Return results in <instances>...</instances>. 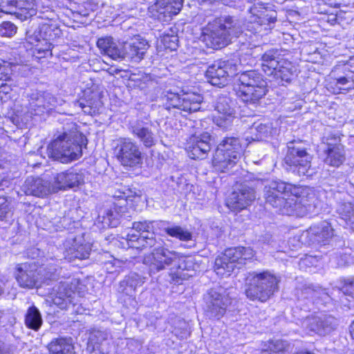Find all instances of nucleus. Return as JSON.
Listing matches in <instances>:
<instances>
[{
  "instance_id": "aec40b11",
  "label": "nucleus",
  "mask_w": 354,
  "mask_h": 354,
  "mask_svg": "<svg viewBox=\"0 0 354 354\" xmlns=\"http://www.w3.org/2000/svg\"><path fill=\"white\" fill-rule=\"evenodd\" d=\"M214 108L218 113V115L214 118V123L223 130H227L235 118L232 100L227 95H219L216 100Z\"/></svg>"
},
{
  "instance_id": "4be33fe9",
  "label": "nucleus",
  "mask_w": 354,
  "mask_h": 354,
  "mask_svg": "<svg viewBox=\"0 0 354 354\" xmlns=\"http://www.w3.org/2000/svg\"><path fill=\"white\" fill-rule=\"evenodd\" d=\"M249 12L247 30L252 33H260L263 26H268L270 23H274L276 21V17L269 15L265 8L254 5L250 8Z\"/></svg>"
},
{
  "instance_id": "864d4df0",
  "label": "nucleus",
  "mask_w": 354,
  "mask_h": 354,
  "mask_svg": "<svg viewBox=\"0 0 354 354\" xmlns=\"http://www.w3.org/2000/svg\"><path fill=\"white\" fill-rule=\"evenodd\" d=\"M86 354H106L101 351L99 346H94L92 344H88L85 351Z\"/></svg>"
},
{
  "instance_id": "473e14b6",
  "label": "nucleus",
  "mask_w": 354,
  "mask_h": 354,
  "mask_svg": "<svg viewBox=\"0 0 354 354\" xmlns=\"http://www.w3.org/2000/svg\"><path fill=\"white\" fill-rule=\"evenodd\" d=\"M97 46L102 53L115 60H121L122 58V43L115 42L111 37L99 38Z\"/></svg>"
},
{
  "instance_id": "58836bf2",
  "label": "nucleus",
  "mask_w": 354,
  "mask_h": 354,
  "mask_svg": "<svg viewBox=\"0 0 354 354\" xmlns=\"http://www.w3.org/2000/svg\"><path fill=\"white\" fill-rule=\"evenodd\" d=\"M120 213L116 206L104 209L99 214L97 221L102 224V228L114 227L120 223Z\"/></svg>"
},
{
  "instance_id": "c756f323",
  "label": "nucleus",
  "mask_w": 354,
  "mask_h": 354,
  "mask_svg": "<svg viewBox=\"0 0 354 354\" xmlns=\"http://www.w3.org/2000/svg\"><path fill=\"white\" fill-rule=\"evenodd\" d=\"M307 233L312 242L325 245L334 236V230L330 223L323 221L310 227Z\"/></svg>"
},
{
  "instance_id": "8fccbe9b",
  "label": "nucleus",
  "mask_w": 354,
  "mask_h": 354,
  "mask_svg": "<svg viewBox=\"0 0 354 354\" xmlns=\"http://www.w3.org/2000/svg\"><path fill=\"white\" fill-rule=\"evenodd\" d=\"M11 68L5 64L0 63V88H3V91L8 93V87L6 84H3V81H7L10 78Z\"/></svg>"
},
{
  "instance_id": "6e6d98bb",
  "label": "nucleus",
  "mask_w": 354,
  "mask_h": 354,
  "mask_svg": "<svg viewBox=\"0 0 354 354\" xmlns=\"http://www.w3.org/2000/svg\"><path fill=\"white\" fill-rule=\"evenodd\" d=\"M77 103L85 113L92 114L93 112H95V110H93V108L90 104H86L82 102H78Z\"/></svg>"
},
{
  "instance_id": "e433bc0d",
  "label": "nucleus",
  "mask_w": 354,
  "mask_h": 354,
  "mask_svg": "<svg viewBox=\"0 0 354 354\" xmlns=\"http://www.w3.org/2000/svg\"><path fill=\"white\" fill-rule=\"evenodd\" d=\"M239 86L256 87L268 86L263 75L256 70H250L241 73L239 76Z\"/></svg>"
},
{
  "instance_id": "a211bd4d",
  "label": "nucleus",
  "mask_w": 354,
  "mask_h": 354,
  "mask_svg": "<svg viewBox=\"0 0 354 354\" xmlns=\"http://www.w3.org/2000/svg\"><path fill=\"white\" fill-rule=\"evenodd\" d=\"M212 136L208 132L193 134L187 142L186 151L192 159H204L212 149Z\"/></svg>"
},
{
  "instance_id": "c85d7f7f",
  "label": "nucleus",
  "mask_w": 354,
  "mask_h": 354,
  "mask_svg": "<svg viewBox=\"0 0 354 354\" xmlns=\"http://www.w3.org/2000/svg\"><path fill=\"white\" fill-rule=\"evenodd\" d=\"M152 126L150 122L137 120L130 127L131 133L147 148L155 145L156 142V135L151 129Z\"/></svg>"
},
{
  "instance_id": "ddd939ff",
  "label": "nucleus",
  "mask_w": 354,
  "mask_h": 354,
  "mask_svg": "<svg viewBox=\"0 0 354 354\" xmlns=\"http://www.w3.org/2000/svg\"><path fill=\"white\" fill-rule=\"evenodd\" d=\"M323 151L325 155V164L338 167L346 160V152L341 143V138L337 133L330 132L322 138Z\"/></svg>"
},
{
  "instance_id": "cd10ccee",
  "label": "nucleus",
  "mask_w": 354,
  "mask_h": 354,
  "mask_svg": "<svg viewBox=\"0 0 354 354\" xmlns=\"http://www.w3.org/2000/svg\"><path fill=\"white\" fill-rule=\"evenodd\" d=\"M228 66L229 64L225 62H216L209 66L205 72L207 81L212 85L218 87L225 86L229 76L232 75V73L228 71Z\"/></svg>"
},
{
  "instance_id": "393cba45",
  "label": "nucleus",
  "mask_w": 354,
  "mask_h": 354,
  "mask_svg": "<svg viewBox=\"0 0 354 354\" xmlns=\"http://www.w3.org/2000/svg\"><path fill=\"white\" fill-rule=\"evenodd\" d=\"M148 48L149 44L147 40L140 37H135L129 42H124L121 60L127 59L131 62H139L144 58Z\"/></svg>"
},
{
  "instance_id": "5701e85b",
  "label": "nucleus",
  "mask_w": 354,
  "mask_h": 354,
  "mask_svg": "<svg viewBox=\"0 0 354 354\" xmlns=\"http://www.w3.org/2000/svg\"><path fill=\"white\" fill-rule=\"evenodd\" d=\"M77 284V281L75 279L60 282L53 293V304L61 309H65L69 304H73Z\"/></svg>"
},
{
  "instance_id": "680f3d73",
  "label": "nucleus",
  "mask_w": 354,
  "mask_h": 354,
  "mask_svg": "<svg viewBox=\"0 0 354 354\" xmlns=\"http://www.w3.org/2000/svg\"><path fill=\"white\" fill-rule=\"evenodd\" d=\"M4 290V283L0 281V295L3 292Z\"/></svg>"
},
{
  "instance_id": "79ce46f5",
  "label": "nucleus",
  "mask_w": 354,
  "mask_h": 354,
  "mask_svg": "<svg viewBox=\"0 0 354 354\" xmlns=\"http://www.w3.org/2000/svg\"><path fill=\"white\" fill-rule=\"evenodd\" d=\"M179 259L175 261L173 268L177 270L175 275L178 278H186L192 276V274H181L180 271H194L196 265L193 259L190 257H185L178 253Z\"/></svg>"
},
{
  "instance_id": "603ef678",
  "label": "nucleus",
  "mask_w": 354,
  "mask_h": 354,
  "mask_svg": "<svg viewBox=\"0 0 354 354\" xmlns=\"http://www.w3.org/2000/svg\"><path fill=\"white\" fill-rule=\"evenodd\" d=\"M130 190L127 188H123L122 190H116L115 193L113 194V196L116 198H119L120 200H123L124 203H126V200L128 197L130 196L129 195Z\"/></svg>"
},
{
  "instance_id": "9b49d317",
  "label": "nucleus",
  "mask_w": 354,
  "mask_h": 354,
  "mask_svg": "<svg viewBox=\"0 0 354 354\" xmlns=\"http://www.w3.org/2000/svg\"><path fill=\"white\" fill-rule=\"evenodd\" d=\"M261 181L244 182L238 185L226 201V205L232 211H241L256 199L255 189L261 185Z\"/></svg>"
},
{
  "instance_id": "c9c22d12",
  "label": "nucleus",
  "mask_w": 354,
  "mask_h": 354,
  "mask_svg": "<svg viewBox=\"0 0 354 354\" xmlns=\"http://www.w3.org/2000/svg\"><path fill=\"white\" fill-rule=\"evenodd\" d=\"M145 278L136 272H131L120 281L119 292L129 297H133L138 286L144 283Z\"/></svg>"
},
{
  "instance_id": "3c124183",
  "label": "nucleus",
  "mask_w": 354,
  "mask_h": 354,
  "mask_svg": "<svg viewBox=\"0 0 354 354\" xmlns=\"http://www.w3.org/2000/svg\"><path fill=\"white\" fill-rule=\"evenodd\" d=\"M11 215L10 203L5 197H0V220L3 221Z\"/></svg>"
},
{
  "instance_id": "39448f33",
  "label": "nucleus",
  "mask_w": 354,
  "mask_h": 354,
  "mask_svg": "<svg viewBox=\"0 0 354 354\" xmlns=\"http://www.w3.org/2000/svg\"><path fill=\"white\" fill-rule=\"evenodd\" d=\"M254 256V251L250 247L228 248L216 258L214 270L218 274L230 275L235 268L240 269Z\"/></svg>"
},
{
  "instance_id": "2f4dec72",
  "label": "nucleus",
  "mask_w": 354,
  "mask_h": 354,
  "mask_svg": "<svg viewBox=\"0 0 354 354\" xmlns=\"http://www.w3.org/2000/svg\"><path fill=\"white\" fill-rule=\"evenodd\" d=\"M97 46L102 53L115 60H121L122 58V43L115 42L111 37L99 38Z\"/></svg>"
},
{
  "instance_id": "338daca9",
  "label": "nucleus",
  "mask_w": 354,
  "mask_h": 354,
  "mask_svg": "<svg viewBox=\"0 0 354 354\" xmlns=\"http://www.w3.org/2000/svg\"><path fill=\"white\" fill-rule=\"evenodd\" d=\"M201 1H205V0H201Z\"/></svg>"
},
{
  "instance_id": "052dcab7",
  "label": "nucleus",
  "mask_w": 354,
  "mask_h": 354,
  "mask_svg": "<svg viewBox=\"0 0 354 354\" xmlns=\"http://www.w3.org/2000/svg\"><path fill=\"white\" fill-rule=\"evenodd\" d=\"M350 332H351V337H353V339H354V322L352 323V324L350 326Z\"/></svg>"
},
{
  "instance_id": "20e7f679",
  "label": "nucleus",
  "mask_w": 354,
  "mask_h": 354,
  "mask_svg": "<svg viewBox=\"0 0 354 354\" xmlns=\"http://www.w3.org/2000/svg\"><path fill=\"white\" fill-rule=\"evenodd\" d=\"M245 295L252 301L266 302L278 290L279 280L268 271L249 273Z\"/></svg>"
},
{
  "instance_id": "72a5a7b5",
  "label": "nucleus",
  "mask_w": 354,
  "mask_h": 354,
  "mask_svg": "<svg viewBox=\"0 0 354 354\" xmlns=\"http://www.w3.org/2000/svg\"><path fill=\"white\" fill-rule=\"evenodd\" d=\"M228 153H222L221 151H216L212 165L214 169L218 172H230L236 166L239 159H234Z\"/></svg>"
},
{
  "instance_id": "37998d69",
  "label": "nucleus",
  "mask_w": 354,
  "mask_h": 354,
  "mask_svg": "<svg viewBox=\"0 0 354 354\" xmlns=\"http://www.w3.org/2000/svg\"><path fill=\"white\" fill-rule=\"evenodd\" d=\"M24 323L26 327L35 331L41 328L43 319L39 309L36 306H32L28 308L25 315Z\"/></svg>"
},
{
  "instance_id": "5fc2aeb1",
  "label": "nucleus",
  "mask_w": 354,
  "mask_h": 354,
  "mask_svg": "<svg viewBox=\"0 0 354 354\" xmlns=\"http://www.w3.org/2000/svg\"><path fill=\"white\" fill-rule=\"evenodd\" d=\"M270 348L271 351L275 353L279 352L284 349V344L282 341L277 340L275 342L271 344Z\"/></svg>"
},
{
  "instance_id": "bf43d9fd",
  "label": "nucleus",
  "mask_w": 354,
  "mask_h": 354,
  "mask_svg": "<svg viewBox=\"0 0 354 354\" xmlns=\"http://www.w3.org/2000/svg\"><path fill=\"white\" fill-rule=\"evenodd\" d=\"M346 284L354 287V277L346 279Z\"/></svg>"
},
{
  "instance_id": "0eeeda50",
  "label": "nucleus",
  "mask_w": 354,
  "mask_h": 354,
  "mask_svg": "<svg viewBox=\"0 0 354 354\" xmlns=\"http://www.w3.org/2000/svg\"><path fill=\"white\" fill-rule=\"evenodd\" d=\"M331 80L327 88L334 93L354 88V57L346 63L337 65L330 73Z\"/></svg>"
},
{
  "instance_id": "ea45409f",
  "label": "nucleus",
  "mask_w": 354,
  "mask_h": 354,
  "mask_svg": "<svg viewBox=\"0 0 354 354\" xmlns=\"http://www.w3.org/2000/svg\"><path fill=\"white\" fill-rule=\"evenodd\" d=\"M62 35L61 30L52 24H44L39 28V36L40 39L48 41L47 43L48 48L43 51L48 52L51 49V43L50 41H55Z\"/></svg>"
},
{
  "instance_id": "6e6552de",
  "label": "nucleus",
  "mask_w": 354,
  "mask_h": 354,
  "mask_svg": "<svg viewBox=\"0 0 354 354\" xmlns=\"http://www.w3.org/2000/svg\"><path fill=\"white\" fill-rule=\"evenodd\" d=\"M163 106L167 110L176 109L185 113H191L200 111L203 97L196 93H176L167 92L163 97Z\"/></svg>"
},
{
  "instance_id": "f8f14e48",
  "label": "nucleus",
  "mask_w": 354,
  "mask_h": 354,
  "mask_svg": "<svg viewBox=\"0 0 354 354\" xmlns=\"http://www.w3.org/2000/svg\"><path fill=\"white\" fill-rule=\"evenodd\" d=\"M153 252L145 256L143 263L149 268L150 274H156L169 266H173L178 259V252L156 245Z\"/></svg>"
},
{
  "instance_id": "4c0bfd02",
  "label": "nucleus",
  "mask_w": 354,
  "mask_h": 354,
  "mask_svg": "<svg viewBox=\"0 0 354 354\" xmlns=\"http://www.w3.org/2000/svg\"><path fill=\"white\" fill-rule=\"evenodd\" d=\"M50 354H75V347L71 339L57 338L48 344Z\"/></svg>"
},
{
  "instance_id": "423d86ee",
  "label": "nucleus",
  "mask_w": 354,
  "mask_h": 354,
  "mask_svg": "<svg viewBox=\"0 0 354 354\" xmlns=\"http://www.w3.org/2000/svg\"><path fill=\"white\" fill-rule=\"evenodd\" d=\"M261 68L268 75H273L282 81H290L293 75V66L287 59L281 58L277 50H270L261 57Z\"/></svg>"
},
{
  "instance_id": "69168bd1",
  "label": "nucleus",
  "mask_w": 354,
  "mask_h": 354,
  "mask_svg": "<svg viewBox=\"0 0 354 354\" xmlns=\"http://www.w3.org/2000/svg\"><path fill=\"white\" fill-rule=\"evenodd\" d=\"M187 332H184L183 335L181 336V337H187Z\"/></svg>"
},
{
  "instance_id": "a19ab883",
  "label": "nucleus",
  "mask_w": 354,
  "mask_h": 354,
  "mask_svg": "<svg viewBox=\"0 0 354 354\" xmlns=\"http://www.w3.org/2000/svg\"><path fill=\"white\" fill-rule=\"evenodd\" d=\"M9 8H15L22 12L25 17H32L36 15V4L34 0H1Z\"/></svg>"
},
{
  "instance_id": "f03ea898",
  "label": "nucleus",
  "mask_w": 354,
  "mask_h": 354,
  "mask_svg": "<svg viewBox=\"0 0 354 354\" xmlns=\"http://www.w3.org/2000/svg\"><path fill=\"white\" fill-rule=\"evenodd\" d=\"M234 37H243L242 22L235 17L225 16L207 24L203 28L202 39L208 48L219 49L230 44Z\"/></svg>"
},
{
  "instance_id": "c03bdc74",
  "label": "nucleus",
  "mask_w": 354,
  "mask_h": 354,
  "mask_svg": "<svg viewBox=\"0 0 354 354\" xmlns=\"http://www.w3.org/2000/svg\"><path fill=\"white\" fill-rule=\"evenodd\" d=\"M340 218L354 231V203L342 202L337 207Z\"/></svg>"
},
{
  "instance_id": "bb28decb",
  "label": "nucleus",
  "mask_w": 354,
  "mask_h": 354,
  "mask_svg": "<svg viewBox=\"0 0 354 354\" xmlns=\"http://www.w3.org/2000/svg\"><path fill=\"white\" fill-rule=\"evenodd\" d=\"M53 185L55 193L59 190L77 187L84 183V176L75 170H67L56 174L53 176Z\"/></svg>"
},
{
  "instance_id": "6ab92c4d",
  "label": "nucleus",
  "mask_w": 354,
  "mask_h": 354,
  "mask_svg": "<svg viewBox=\"0 0 354 354\" xmlns=\"http://www.w3.org/2000/svg\"><path fill=\"white\" fill-rule=\"evenodd\" d=\"M61 101L50 93L35 92L30 96L28 111L30 115H41L61 105Z\"/></svg>"
},
{
  "instance_id": "4468645a",
  "label": "nucleus",
  "mask_w": 354,
  "mask_h": 354,
  "mask_svg": "<svg viewBox=\"0 0 354 354\" xmlns=\"http://www.w3.org/2000/svg\"><path fill=\"white\" fill-rule=\"evenodd\" d=\"M204 310L209 319H219L231 304V299L221 290L210 289L203 296Z\"/></svg>"
},
{
  "instance_id": "f257e3e1",
  "label": "nucleus",
  "mask_w": 354,
  "mask_h": 354,
  "mask_svg": "<svg viewBox=\"0 0 354 354\" xmlns=\"http://www.w3.org/2000/svg\"><path fill=\"white\" fill-rule=\"evenodd\" d=\"M264 197L268 204L281 214L304 216L315 213L317 199L312 192L304 195L301 187L283 181L272 180L265 185Z\"/></svg>"
},
{
  "instance_id": "7c9ffc66",
  "label": "nucleus",
  "mask_w": 354,
  "mask_h": 354,
  "mask_svg": "<svg viewBox=\"0 0 354 354\" xmlns=\"http://www.w3.org/2000/svg\"><path fill=\"white\" fill-rule=\"evenodd\" d=\"M237 95L245 103L252 105L259 104V101L268 92V86L256 87L239 86L236 88Z\"/></svg>"
},
{
  "instance_id": "de8ad7c7",
  "label": "nucleus",
  "mask_w": 354,
  "mask_h": 354,
  "mask_svg": "<svg viewBox=\"0 0 354 354\" xmlns=\"http://www.w3.org/2000/svg\"><path fill=\"white\" fill-rule=\"evenodd\" d=\"M253 129L257 131L256 138L257 140H264L271 134V126L266 124H254Z\"/></svg>"
},
{
  "instance_id": "49530a36",
  "label": "nucleus",
  "mask_w": 354,
  "mask_h": 354,
  "mask_svg": "<svg viewBox=\"0 0 354 354\" xmlns=\"http://www.w3.org/2000/svg\"><path fill=\"white\" fill-rule=\"evenodd\" d=\"M170 32L171 33L165 32L162 35L160 36L161 43L165 48L174 50L178 47V37L174 30L171 29Z\"/></svg>"
},
{
  "instance_id": "dca6fc26",
  "label": "nucleus",
  "mask_w": 354,
  "mask_h": 354,
  "mask_svg": "<svg viewBox=\"0 0 354 354\" xmlns=\"http://www.w3.org/2000/svg\"><path fill=\"white\" fill-rule=\"evenodd\" d=\"M312 156L304 148L294 145L290 142L284 158L285 163L290 169L299 176L308 174L311 167Z\"/></svg>"
},
{
  "instance_id": "9d476101",
  "label": "nucleus",
  "mask_w": 354,
  "mask_h": 354,
  "mask_svg": "<svg viewBox=\"0 0 354 354\" xmlns=\"http://www.w3.org/2000/svg\"><path fill=\"white\" fill-rule=\"evenodd\" d=\"M41 269L35 262L18 264L15 278L19 286L27 289L37 288L43 280L50 279L53 277L54 272L44 275Z\"/></svg>"
},
{
  "instance_id": "412c9836",
  "label": "nucleus",
  "mask_w": 354,
  "mask_h": 354,
  "mask_svg": "<svg viewBox=\"0 0 354 354\" xmlns=\"http://www.w3.org/2000/svg\"><path fill=\"white\" fill-rule=\"evenodd\" d=\"M64 245L65 248V258L70 261L75 259H87L91 251V244L86 242L82 235H71L68 236Z\"/></svg>"
},
{
  "instance_id": "1a4fd4ad",
  "label": "nucleus",
  "mask_w": 354,
  "mask_h": 354,
  "mask_svg": "<svg viewBox=\"0 0 354 354\" xmlns=\"http://www.w3.org/2000/svg\"><path fill=\"white\" fill-rule=\"evenodd\" d=\"M132 227L140 234L139 235L128 234L127 238L124 239V242H122L123 248L127 246L128 248L142 250L151 248L157 245L158 242L155 234L151 232L153 229L152 223L147 221L134 222Z\"/></svg>"
},
{
  "instance_id": "a18cd8bd",
  "label": "nucleus",
  "mask_w": 354,
  "mask_h": 354,
  "mask_svg": "<svg viewBox=\"0 0 354 354\" xmlns=\"http://www.w3.org/2000/svg\"><path fill=\"white\" fill-rule=\"evenodd\" d=\"M166 234L170 236L176 238L183 241H189L192 238V234L185 228L179 225H172L164 228Z\"/></svg>"
},
{
  "instance_id": "09e8293b",
  "label": "nucleus",
  "mask_w": 354,
  "mask_h": 354,
  "mask_svg": "<svg viewBox=\"0 0 354 354\" xmlns=\"http://www.w3.org/2000/svg\"><path fill=\"white\" fill-rule=\"evenodd\" d=\"M17 31V27L10 21H3L0 25V35L2 37H11Z\"/></svg>"
},
{
  "instance_id": "b1692460",
  "label": "nucleus",
  "mask_w": 354,
  "mask_h": 354,
  "mask_svg": "<svg viewBox=\"0 0 354 354\" xmlns=\"http://www.w3.org/2000/svg\"><path fill=\"white\" fill-rule=\"evenodd\" d=\"M183 0H157L151 7L154 17L160 21H169L183 7Z\"/></svg>"
},
{
  "instance_id": "f704fd0d",
  "label": "nucleus",
  "mask_w": 354,
  "mask_h": 354,
  "mask_svg": "<svg viewBox=\"0 0 354 354\" xmlns=\"http://www.w3.org/2000/svg\"><path fill=\"white\" fill-rule=\"evenodd\" d=\"M216 151L230 154L234 159H239L242 153V145L236 137H226L221 141Z\"/></svg>"
},
{
  "instance_id": "13d9d810",
  "label": "nucleus",
  "mask_w": 354,
  "mask_h": 354,
  "mask_svg": "<svg viewBox=\"0 0 354 354\" xmlns=\"http://www.w3.org/2000/svg\"><path fill=\"white\" fill-rule=\"evenodd\" d=\"M239 0H226V4L230 6H236Z\"/></svg>"
},
{
  "instance_id": "4d7b16f0",
  "label": "nucleus",
  "mask_w": 354,
  "mask_h": 354,
  "mask_svg": "<svg viewBox=\"0 0 354 354\" xmlns=\"http://www.w3.org/2000/svg\"><path fill=\"white\" fill-rule=\"evenodd\" d=\"M8 183L6 177L0 174V187L5 185Z\"/></svg>"
},
{
  "instance_id": "7ed1b4c3",
  "label": "nucleus",
  "mask_w": 354,
  "mask_h": 354,
  "mask_svg": "<svg viewBox=\"0 0 354 354\" xmlns=\"http://www.w3.org/2000/svg\"><path fill=\"white\" fill-rule=\"evenodd\" d=\"M86 145V136L75 129L59 135L48 145L47 152L51 158L67 163L80 158L82 147Z\"/></svg>"
},
{
  "instance_id": "f3484780",
  "label": "nucleus",
  "mask_w": 354,
  "mask_h": 354,
  "mask_svg": "<svg viewBox=\"0 0 354 354\" xmlns=\"http://www.w3.org/2000/svg\"><path fill=\"white\" fill-rule=\"evenodd\" d=\"M301 326L308 333H313L325 336L335 329L337 320L334 317L328 315H311L302 321Z\"/></svg>"
},
{
  "instance_id": "0e129e2a",
  "label": "nucleus",
  "mask_w": 354,
  "mask_h": 354,
  "mask_svg": "<svg viewBox=\"0 0 354 354\" xmlns=\"http://www.w3.org/2000/svg\"><path fill=\"white\" fill-rule=\"evenodd\" d=\"M261 354H272L270 351L268 350H263L261 351Z\"/></svg>"
},
{
  "instance_id": "2eb2a0df",
  "label": "nucleus",
  "mask_w": 354,
  "mask_h": 354,
  "mask_svg": "<svg viewBox=\"0 0 354 354\" xmlns=\"http://www.w3.org/2000/svg\"><path fill=\"white\" fill-rule=\"evenodd\" d=\"M115 156L124 167H135L142 163V153L138 145L129 138L118 140Z\"/></svg>"
},
{
  "instance_id": "e2e57ef3",
  "label": "nucleus",
  "mask_w": 354,
  "mask_h": 354,
  "mask_svg": "<svg viewBox=\"0 0 354 354\" xmlns=\"http://www.w3.org/2000/svg\"><path fill=\"white\" fill-rule=\"evenodd\" d=\"M296 354H315V353L305 350V351H301L299 352H297Z\"/></svg>"
},
{
  "instance_id": "a878e982",
  "label": "nucleus",
  "mask_w": 354,
  "mask_h": 354,
  "mask_svg": "<svg viewBox=\"0 0 354 354\" xmlns=\"http://www.w3.org/2000/svg\"><path fill=\"white\" fill-rule=\"evenodd\" d=\"M22 189L26 195L44 197L55 193L53 182L42 178L28 177L22 186Z\"/></svg>"
}]
</instances>
